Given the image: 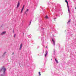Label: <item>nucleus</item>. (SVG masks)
<instances>
[{"label": "nucleus", "instance_id": "f257e3e1", "mask_svg": "<svg viewBox=\"0 0 76 76\" xmlns=\"http://www.w3.org/2000/svg\"><path fill=\"white\" fill-rule=\"evenodd\" d=\"M1 70H3L4 72L6 71V69L4 68V67L3 66L2 68V69Z\"/></svg>", "mask_w": 76, "mask_h": 76}, {"label": "nucleus", "instance_id": "f03ea898", "mask_svg": "<svg viewBox=\"0 0 76 76\" xmlns=\"http://www.w3.org/2000/svg\"><path fill=\"white\" fill-rule=\"evenodd\" d=\"M20 5V2H19V1L18 2V4L17 7V8H18V7H19V5Z\"/></svg>", "mask_w": 76, "mask_h": 76}, {"label": "nucleus", "instance_id": "7ed1b4c3", "mask_svg": "<svg viewBox=\"0 0 76 76\" xmlns=\"http://www.w3.org/2000/svg\"><path fill=\"white\" fill-rule=\"evenodd\" d=\"M6 31H4L3 32L1 33V35H4V34H6Z\"/></svg>", "mask_w": 76, "mask_h": 76}, {"label": "nucleus", "instance_id": "20e7f679", "mask_svg": "<svg viewBox=\"0 0 76 76\" xmlns=\"http://www.w3.org/2000/svg\"><path fill=\"white\" fill-rule=\"evenodd\" d=\"M67 6L68 7V11L69 12V13H70V9H69V4H67Z\"/></svg>", "mask_w": 76, "mask_h": 76}, {"label": "nucleus", "instance_id": "39448f33", "mask_svg": "<svg viewBox=\"0 0 76 76\" xmlns=\"http://www.w3.org/2000/svg\"><path fill=\"white\" fill-rule=\"evenodd\" d=\"M22 44H21L20 46V48L19 50H21V48H22Z\"/></svg>", "mask_w": 76, "mask_h": 76}, {"label": "nucleus", "instance_id": "423d86ee", "mask_svg": "<svg viewBox=\"0 0 76 76\" xmlns=\"http://www.w3.org/2000/svg\"><path fill=\"white\" fill-rule=\"evenodd\" d=\"M52 41L54 45H55V41H54V40L53 39H52Z\"/></svg>", "mask_w": 76, "mask_h": 76}, {"label": "nucleus", "instance_id": "0eeeda50", "mask_svg": "<svg viewBox=\"0 0 76 76\" xmlns=\"http://www.w3.org/2000/svg\"><path fill=\"white\" fill-rule=\"evenodd\" d=\"M47 51H46V54L45 55V57H46L47 56Z\"/></svg>", "mask_w": 76, "mask_h": 76}, {"label": "nucleus", "instance_id": "6e6552de", "mask_svg": "<svg viewBox=\"0 0 76 76\" xmlns=\"http://www.w3.org/2000/svg\"><path fill=\"white\" fill-rule=\"evenodd\" d=\"M65 2H66L67 4L68 5L69 4V3H68V1H67V0H65Z\"/></svg>", "mask_w": 76, "mask_h": 76}, {"label": "nucleus", "instance_id": "1a4fd4ad", "mask_svg": "<svg viewBox=\"0 0 76 76\" xmlns=\"http://www.w3.org/2000/svg\"><path fill=\"white\" fill-rule=\"evenodd\" d=\"M28 10H29L28 9H27V10H26L25 13V14H26V12H28Z\"/></svg>", "mask_w": 76, "mask_h": 76}, {"label": "nucleus", "instance_id": "9d476101", "mask_svg": "<svg viewBox=\"0 0 76 76\" xmlns=\"http://www.w3.org/2000/svg\"><path fill=\"white\" fill-rule=\"evenodd\" d=\"M70 21H71V20H70L69 21H68V22H67V24L69 23V22H70Z\"/></svg>", "mask_w": 76, "mask_h": 76}, {"label": "nucleus", "instance_id": "9b49d317", "mask_svg": "<svg viewBox=\"0 0 76 76\" xmlns=\"http://www.w3.org/2000/svg\"><path fill=\"white\" fill-rule=\"evenodd\" d=\"M45 18H47L48 19V16L47 15H46V16L45 17Z\"/></svg>", "mask_w": 76, "mask_h": 76}, {"label": "nucleus", "instance_id": "f8f14e48", "mask_svg": "<svg viewBox=\"0 0 76 76\" xmlns=\"http://www.w3.org/2000/svg\"><path fill=\"white\" fill-rule=\"evenodd\" d=\"M39 76H41V72H39Z\"/></svg>", "mask_w": 76, "mask_h": 76}, {"label": "nucleus", "instance_id": "ddd939ff", "mask_svg": "<svg viewBox=\"0 0 76 76\" xmlns=\"http://www.w3.org/2000/svg\"><path fill=\"white\" fill-rule=\"evenodd\" d=\"M6 52H4V55H6Z\"/></svg>", "mask_w": 76, "mask_h": 76}, {"label": "nucleus", "instance_id": "4468645a", "mask_svg": "<svg viewBox=\"0 0 76 76\" xmlns=\"http://www.w3.org/2000/svg\"><path fill=\"white\" fill-rule=\"evenodd\" d=\"M24 7H25V5H23V7L22 8V9H24Z\"/></svg>", "mask_w": 76, "mask_h": 76}, {"label": "nucleus", "instance_id": "2eb2a0df", "mask_svg": "<svg viewBox=\"0 0 76 76\" xmlns=\"http://www.w3.org/2000/svg\"><path fill=\"white\" fill-rule=\"evenodd\" d=\"M56 62L57 63H58V62L57 60H56Z\"/></svg>", "mask_w": 76, "mask_h": 76}, {"label": "nucleus", "instance_id": "dca6fc26", "mask_svg": "<svg viewBox=\"0 0 76 76\" xmlns=\"http://www.w3.org/2000/svg\"><path fill=\"white\" fill-rule=\"evenodd\" d=\"M23 9H22L21 11V13H22V11H23Z\"/></svg>", "mask_w": 76, "mask_h": 76}, {"label": "nucleus", "instance_id": "f3484780", "mask_svg": "<svg viewBox=\"0 0 76 76\" xmlns=\"http://www.w3.org/2000/svg\"><path fill=\"white\" fill-rule=\"evenodd\" d=\"M16 37V34H15L14 35V37Z\"/></svg>", "mask_w": 76, "mask_h": 76}, {"label": "nucleus", "instance_id": "a211bd4d", "mask_svg": "<svg viewBox=\"0 0 76 76\" xmlns=\"http://www.w3.org/2000/svg\"><path fill=\"white\" fill-rule=\"evenodd\" d=\"M54 20H56V18H54Z\"/></svg>", "mask_w": 76, "mask_h": 76}, {"label": "nucleus", "instance_id": "6ab92c4d", "mask_svg": "<svg viewBox=\"0 0 76 76\" xmlns=\"http://www.w3.org/2000/svg\"><path fill=\"white\" fill-rule=\"evenodd\" d=\"M31 22H30V25L31 24Z\"/></svg>", "mask_w": 76, "mask_h": 76}, {"label": "nucleus", "instance_id": "aec40b11", "mask_svg": "<svg viewBox=\"0 0 76 76\" xmlns=\"http://www.w3.org/2000/svg\"><path fill=\"white\" fill-rule=\"evenodd\" d=\"M13 54H14V53L13 52V53H12V55H13Z\"/></svg>", "mask_w": 76, "mask_h": 76}, {"label": "nucleus", "instance_id": "412c9836", "mask_svg": "<svg viewBox=\"0 0 76 76\" xmlns=\"http://www.w3.org/2000/svg\"><path fill=\"white\" fill-rule=\"evenodd\" d=\"M55 60L56 61V60H56V59H55Z\"/></svg>", "mask_w": 76, "mask_h": 76}, {"label": "nucleus", "instance_id": "4be33fe9", "mask_svg": "<svg viewBox=\"0 0 76 76\" xmlns=\"http://www.w3.org/2000/svg\"><path fill=\"white\" fill-rule=\"evenodd\" d=\"M46 48H47V46H46Z\"/></svg>", "mask_w": 76, "mask_h": 76}, {"label": "nucleus", "instance_id": "5701e85b", "mask_svg": "<svg viewBox=\"0 0 76 76\" xmlns=\"http://www.w3.org/2000/svg\"><path fill=\"white\" fill-rule=\"evenodd\" d=\"M55 60H56V58H55Z\"/></svg>", "mask_w": 76, "mask_h": 76}, {"label": "nucleus", "instance_id": "b1692460", "mask_svg": "<svg viewBox=\"0 0 76 76\" xmlns=\"http://www.w3.org/2000/svg\"><path fill=\"white\" fill-rule=\"evenodd\" d=\"M3 75H1V76H3Z\"/></svg>", "mask_w": 76, "mask_h": 76}, {"label": "nucleus", "instance_id": "393cba45", "mask_svg": "<svg viewBox=\"0 0 76 76\" xmlns=\"http://www.w3.org/2000/svg\"><path fill=\"white\" fill-rule=\"evenodd\" d=\"M13 32H14V31H13Z\"/></svg>", "mask_w": 76, "mask_h": 76}, {"label": "nucleus", "instance_id": "a878e982", "mask_svg": "<svg viewBox=\"0 0 76 76\" xmlns=\"http://www.w3.org/2000/svg\"><path fill=\"white\" fill-rule=\"evenodd\" d=\"M51 60H52V59H51Z\"/></svg>", "mask_w": 76, "mask_h": 76}]
</instances>
